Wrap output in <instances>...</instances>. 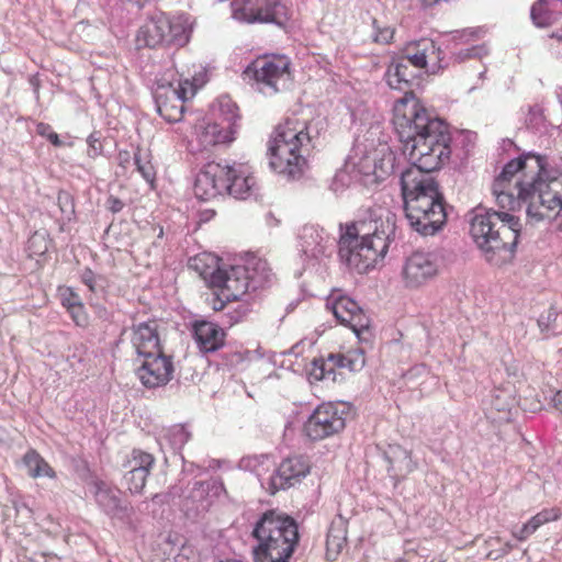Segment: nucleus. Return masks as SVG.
<instances>
[{"label": "nucleus", "instance_id": "nucleus-1", "mask_svg": "<svg viewBox=\"0 0 562 562\" xmlns=\"http://www.w3.org/2000/svg\"><path fill=\"white\" fill-rule=\"evenodd\" d=\"M499 207L526 206L531 223L552 221L562 211V173L548 169V159L527 153L508 161L492 184Z\"/></svg>", "mask_w": 562, "mask_h": 562}, {"label": "nucleus", "instance_id": "nucleus-2", "mask_svg": "<svg viewBox=\"0 0 562 562\" xmlns=\"http://www.w3.org/2000/svg\"><path fill=\"white\" fill-rule=\"evenodd\" d=\"M418 172H403L401 188L406 217L424 236L436 234L447 221L445 199L435 179H417Z\"/></svg>", "mask_w": 562, "mask_h": 562}, {"label": "nucleus", "instance_id": "nucleus-3", "mask_svg": "<svg viewBox=\"0 0 562 562\" xmlns=\"http://www.w3.org/2000/svg\"><path fill=\"white\" fill-rule=\"evenodd\" d=\"M313 148L308 124L299 119H286L270 134L267 149L270 167L288 178H300L307 167Z\"/></svg>", "mask_w": 562, "mask_h": 562}, {"label": "nucleus", "instance_id": "nucleus-4", "mask_svg": "<svg viewBox=\"0 0 562 562\" xmlns=\"http://www.w3.org/2000/svg\"><path fill=\"white\" fill-rule=\"evenodd\" d=\"M258 191L259 184L252 168L243 162L210 161L200 170L194 182V194L202 201L222 195L248 200L256 196Z\"/></svg>", "mask_w": 562, "mask_h": 562}, {"label": "nucleus", "instance_id": "nucleus-5", "mask_svg": "<svg viewBox=\"0 0 562 562\" xmlns=\"http://www.w3.org/2000/svg\"><path fill=\"white\" fill-rule=\"evenodd\" d=\"M520 228L519 218L506 212L477 207L471 213L470 235L490 262L498 263L495 254H514Z\"/></svg>", "mask_w": 562, "mask_h": 562}, {"label": "nucleus", "instance_id": "nucleus-6", "mask_svg": "<svg viewBox=\"0 0 562 562\" xmlns=\"http://www.w3.org/2000/svg\"><path fill=\"white\" fill-rule=\"evenodd\" d=\"M271 276L268 262L254 260L248 266H232L216 269L210 278L212 296L207 305L214 312H223L231 302L240 300L249 286L254 290L263 286Z\"/></svg>", "mask_w": 562, "mask_h": 562}, {"label": "nucleus", "instance_id": "nucleus-7", "mask_svg": "<svg viewBox=\"0 0 562 562\" xmlns=\"http://www.w3.org/2000/svg\"><path fill=\"white\" fill-rule=\"evenodd\" d=\"M389 237L390 233L380 229L376 221L353 222L340 237V256L350 268L367 272L386 255Z\"/></svg>", "mask_w": 562, "mask_h": 562}, {"label": "nucleus", "instance_id": "nucleus-8", "mask_svg": "<svg viewBox=\"0 0 562 562\" xmlns=\"http://www.w3.org/2000/svg\"><path fill=\"white\" fill-rule=\"evenodd\" d=\"M252 537L258 541L255 562H289L299 542L297 525L288 516L268 510L257 521Z\"/></svg>", "mask_w": 562, "mask_h": 562}, {"label": "nucleus", "instance_id": "nucleus-9", "mask_svg": "<svg viewBox=\"0 0 562 562\" xmlns=\"http://www.w3.org/2000/svg\"><path fill=\"white\" fill-rule=\"evenodd\" d=\"M450 133L445 122H436L428 127V132L419 134L416 138L404 144L411 161L404 172L417 171V179H434L430 173L440 169L449 159Z\"/></svg>", "mask_w": 562, "mask_h": 562}, {"label": "nucleus", "instance_id": "nucleus-10", "mask_svg": "<svg viewBox=\"0 0 562 562\" xmlns=\"http://www.w3.org/2000/svg\"><path fill=\"white\" fill-rule=\"evenodd\" d=\"M192 32L193 21L190 14L159 11L151 14L139 27L136 41L148 48H181L190 42Z\"/></svg>", "mask_w": 562, "mask_h": 562}, {"label": "nucleus", "instance_id": "nucleus-11", "mask_svg": "<svg viewBox=\"0 0 562 562\" xmlns=\"http://www.w3.org/2000/svg\"><path fill=\"white\" fill-rule=\"evenodd\" d=\"M291 59L283 54H265L254 59L244 70L262 93L276 94L288 89L293 81Z\"/></svg>", "mask_w": 562, "mask_h": 562}, {"label": "nucleus", "instance_id": "nucleus-12", "mask_svg": "<svg viewBox=\"0 0 562 562\" xmlns=\"http://www.w3.org/2000/svg\"><path fill=\"white\" fill-rule=\"evenodd\" d=\"M436 122L442 121L431 117L413 91H406L404 97L394 103L393 124L404 144L428 132V127Z\"/></svg>", "mask_w": 562, "mask_h": 562}, {"label": "nucleus", "instance_id": "nucleus-13", "mask_svg": "<svg viewBox=\"0 0 562 562\" xmlns=\"http://www.w3.org/2000/svg\"><path fill=\"white\" fill-rule=\"evenodd\" d=\"M233 16L247 24H273L284 29L292 10L281 0H238L233 3Z\"/></svg>", "mask_w": 562, "mask_h": 562}, {"label": "nucleus", "instance_id": "nucleus-14", "mask_svg": "<svg viewBox=\"0 0 562 562\" xmlns=\"http://www.w3.org/2000/svg\"><path fill=\"white\" fill-rule=\"evenodd\" d=\"M326 307L339 324L350 328L359 339L370 340L371 319L355 300L340 290H333L326 299Z\"/></svg>", "mask_w": 562, "mask_h": 562}, {"label": "nucleus", "instance_id": "nucleus-15", "mask_svg": "<svg viewBox=\"0 0 562 562\" xmlns=\"http://www.w3.org/2000/svg\"><path fill=\"white\" fill-rule=\"evenodd\" d=\"M198 91L194 81L179 78L168 85H161L156 91V103L159 114L168 122H180L186 111L184 103Z\"/></svg>", "mask_w": 562, "mask_h": 562}, {"label": "nucleus", "instance_id": "nucleus-16", "mask_svg": "<svg viewBox=\"0 0 562 562\" xmlns=\"http://www.w3.org/2000/svg\"><path fill=\"white\" fill-rule=\"evenodd\" d=\"M240 119L238 108L229 106L228 115L216 121H203L195 127V139L200 150L228 145L235 139L237 121Z\"/></svg>", "mask_w": 562, "mask_h": 562}, {"label": "nucleus", "instance_id": "nucleus-17", "mask_svg": "<svg viewBox=\"0 0 562 562\" xmlns=\"http://www.w3.org/2000/svg\"><path fill=\"white\" fill-rule=\"evenodd\" d=\"M347 412L334 403L317 406L304 425L306 436L312 440H323L340 432L346 426Z\"/></svg>", "mask_w": 562, "mask_h": 562}, {"label": "nucleus", "instance_id": "nucleus-18", "mask_svg": "<svg viewBox=\"0 0 562 562\" xmlns=\"http://www.w3.org/2000/svg\"><path fill=\"white\" fill-rule=\"evenodd\" d=\"M364 364V356L361 351L351 350L347 353H329L327 358H316L308 369V379L312 383L318 381H336V371L348 369L357 371Z\"/></svg>", "mask_w": 562, "mask_h": 562}, {"label": "nucleus", "instance_id": "nucleus-19", "mask_svg": "<svg viewBox=\"0 0 562 562\" xmlns=\"http://www.w3.org/2000/svg\"><path fill=\"white\" fill-rule=\"evenodd\" d=\"M312 463L304 454H294L283 459L268 482V492L274 495L281 490L293 487L310 473Z\"/></svg>", "mask_w": 562, "mask_h": 562}, {"label": "nucleus", "instance_id": "nucleus-20", "mask_svg": "<svg viewBox=\"0 0 562 562\" xmlns=\"http://www.w3.org/2000/svg\"><path fill=\"white\" fill-rule=\"evenodd\" d=\"M438 263L434 255L415 251L408 256L402 268V280L405 288L417 289L438 274Z\"/></svg>", "mask_w": 562, "mask_h": 562}, {"label": "nucleus", "instance_id": "nucleus-21", "mask_svg": "<svg viewBox=\"0 0 562 562\" xmlns=\"http://www.w3.org/2000/svg\"><path fill=\"white\" fill-rule=\"evenodd\" d=\"M173 362L164 351L143 357V363L137 370L142 384L148 389L166 385L173 374Z\"/></svg>", "mask_w": 562, "mask_h": 562}, {"label": "nucleus", "instance_id": "nucleus-22", "mask_svg": "<svg viewBox=\"0 0 562 562\" xmlns=\"http://www.w3.org/2000/svg\"><path fill=\"white\" fill-rule=\"evenodd\" d=\"M128 337L133 349L142 358L164 351L159 326L155 319L133 324Z\"/></svg>", "mask_w": 562, "mask_h": 562}, {"label": "nucleus", "instance_id": "nucleus-23", "mask_svg": "<svg viewBox=\"0 0 562 562\" xmlns=\"http://www.w3.org/2000/svg\"><path fill=\"white\" fill-rule=\"evenodd\" d=\"M441 54L432 40L420 38L407 44L404 59L416 68L436 72L441 68Z\"/></svg>", "mask_w": 562, "mask_h": 562}, {"label": "nucleus", "instance_id": "nucleus-24", "mask_svg": "<svg viewBox=\"0 0 562 562\" xmlns=\"http://www.w3.org/2000/svg\"><path fill=\"white\" fill-rule=\"evenodd\" d=\"M155 458L153 454L134 449L125 467L128 469L124 475L127 488L133 494H140L146 485L147 477L154 468Z\"/></svg>", "mask_w": 562, "mask_h": 562}, {"label": "nucleus", "instance_id": "nucleus-25", "mask_svg": "<svg viewBox=\"0 0 562 562\" xmlns=\"http://www.w3.org/2000/svg\"><path fill=\"white\" fill-rule=\"evenodd\" d=\"M193 337L201 351L214 352L225 345L226 333L212 322L196 321L193 324Z\"/></svg>", "mask_w": 562, "mask_h": 562}, {"label": "nucleus", "instance_id": "nucleus-26", "mask_svg": "<svg viewBox=\"0 0 562 562\" xmlns=\"http://www.w3.org/2000/svg\"><path fill=\"white\" fill-rule=\"evenodd\" d=\"M393 156L391 153L379 155L372 154L363 157L360 161V170L367 177H373L374 181H382L393 171Z\"/></svg>", "mask_w": 562, "mask_h": 562}, {"label": "nucleus", "instance_id": "nucleus-27", "mask_svg": "<svg viewBox=\"0 0 562 562\" xmlns=\"http://www.w3.org/2000/svg\"><path fill=\"white\" fill-rule=\"evenodd\" d=\"M562 513L558 507L544 508L532 516L518 531H513L512 535L519 541H525L540 527L546 524L557 521L561 518Z\"/></svg>", "mask_w": 562, "mask_h": 562}, {"label": "nucleus", "instance_id": "nucleus-28", "mask_svg": "<svg viewBox=\"0 0 562 562\" xmlns=\"http://www.w3.org/2000/svg\"><path fill=\"white\" fill-rule=\"evenodd\" d=\"M413 78L414 75L409 69V64L404 58L391 64L385 72V80L389 87L400 91L409 89Z\"/></svg>", "mask_w": 562, "mask_h": 562}, {"label": "nucleus", "instance_id": "nucleus-29", "mask_svg": "<svg viewBox=\"0 0 562 562\" xmlns=\"http://www.w3.org/2000/svg\"><path fill=\"white\" fill-rule=\"evenodd\" d=\"M560 5L561 0H539L531 8L533 23L542 27L553 24L561 15Z\"/></svg>", "mask_w": 562, "mask_h": 562}, {"label": "nucleus", "instance_id": "nucleus-30", "mask_svg": "<svg viewBox=\"0 0 562 562\" xmlns=\"http://www.w3.org/2000/svg\"><path fill=\"white\" fill-rule=\"evenodd\" d=\"M23 463L27 468L29 475L33 479L46 476L56 477V472L48 462L34 449H30L23 457Z\"/></svg>", "mask_w": 562, "mask_h": 562}, {"label": "nucleus", "instance_id": "nucleus-31", "mask_svg": "<svg viewBox=\"0 0 562 562\" xmlns=\"http://www.w3.org/2000/svg\"><path fill=\"white\" fill-rule=\"evenodd\" d=\"M50 240L44 233L35 232L27 240L26 251L32 259H38L46 255Z\"/></svg>", "mask_w": 562, "mask_h": 562}, {"label": "nucleus", "instance_id": "nucleus-32", "mask_svg": "<svg viewBox=\"0 0 562 562\" xmlns=\"http://www.w3.org/2000/svg\"><path fill=\"white\" fill-rule=\"evenodd\" d=\"M134 165L136 166V169L142 175V177L148 183L153 184L156 179V170L151 160L149 159V155L143 154L138 148L134 154Z\"/></svg>", "mask_w": 562, "mask_h": 562}, {"label": "nucleus", "instance_id": "nucleus-33", "mask_svg": "<svg viewBox=\"0 0 562 562\" xmlns=\"http://www.w3.org/2000/svg\"><path fill=\"white\" fill-rule=\"evenodd\" d=\"M338 533H335V529L331 528L326 538V555L329 560H335L339 552L346 544V536L341 530H337Z\"/></svg>", "mask_w": 562, "mask_h": 562}, {"label": "nucleus", "instance_id": "nucleus-34", "mask_svg": "<svg viewBox=\"0 0 562 562\" xmlns=\"http://www.w3.org/2000/svg\"><path fill=\"white\" fill-rule=\"evenodd\" d=\"M560 314L554 307L548 308L542 313L538 319V325L542 331L554 330L557 334H562V326L557 322Z\"/></svg>", "mask_w": 562, "mask_h": 562}, {"label": "nucleus", "instance_id": "nucleus-35", "mask_svg": "<svg viewBox=\"0 0 562 562\" xmlns=\"http://www.w3.org/2000/svg\"><path fill=\"white\" fill-rule=\"evenodd\" d=\"M95 498L98 503L106 509H114L119 506V498L116 495L103 485L98 486Z\"/></svg>", "mask_w": 562, "mask_h": 562}, {"label": "nucleus", "instance_id": "nucleus-36", "mask_svg": "<svg viewBox=\"0 0 562 562\" xmlns=\"http://www.w3.org/2000/svg\"><path fill=\"white\" fill-rule=\"evenodd\" d=\"M58 295L63 307L66 310H70L81 302L79 294L70 286L58 288Z\"/></svg>", "mask_w": 562, "mask_h": 562}, {"label": "nucleus", "instance_id": "nucleus-37", "mask_svg": "<svg viewBox=\"0 0 562 562\" xmlns=\"http://www.w3.org/2000/svg\"><path fill=\"white\" fill-rule=\"evenodd\" d=\"M37 135L46 138L55 147H60L64 143L60 140L59 135L53 130V127L44 122L36 124L35 128Z\"/></svg>", "mask_w": 562, "mask_h": 562}, {"label": "nucleus", "instance_id": "nucleus-38", "mask_svg": "<svg viewBox=\"0 0 562 562\" xmlns=\"http://www.w3.org/2000/svg\"><path fill=\"white\" fill-rule=\"evenodd\" d=\"M69 313L71 319L75 322L77 326L80 327H87L89 324V316L86 312L85 305L82 301L75 305V307H71L70 310H67Z\"/></svg>", "mask_w": 562, "mask_h": 562}, {"label": "nucleus", "instance_id": "nucleus-39", "mask_svg": "<svg viewBox=\"0 0 562 562\" xmlns=\"http://www.w3.org/2000/svg\"><path fill=\"white\" fill-rule=\"evenodd\" d=\"M224 316L226 317V321H223L224 324H227L228 326H233L244 318L245 310L241 306H239V307L229 310L227 313H225Z\"/></svg>", "mask_w": 562, "mask_h": 562}, {"label": "nucleus", "instance_id": "nucleus-40", "mask_svg": "<svg viewBox=\"0 0 562 562\" xmlns=\"http://www.w3.org/2000/svg\"><path fill=\"white\" fill-rule=\"evenodd\" d=\"M394 30L390 26H385L382 29H376V33L374 36L375 42L389 44L393 40Z\"/></svg>", "mask_w": 562, "mask_h": 562}, {"label": "nucleus", "instance_id": "nucleus-41", "mask_svg": "<svg viewBox=\"0 0 562 562\" xmlns=\"http://www.w3.org/2000/svg\"><path fill=\"white\" fill-rule=\"evenodd\" d=\"M117 164L119 167L123 169L124 172L134 165V155H132L128 150H120L117 154Z\"/></svg>", "mask_w": 562, "mask_h": 562}, {"label": "nucleus", "instance_id": "nucleus-42", "mask_svg": "<svg viewBox=\"0 0 562 562\" xmlns=\"http://www.w3.org/2000/svg\"><path fill=\"white\" fill-rule=\"evenodd\" d=\"M81 281L85 283L90 291L95 289V274L90 268H86L81 273Z\"/></svg>", "mask_w": 562, "mask_h": 562}, {"label": "nucleus", "instance_id": "nucleus-43", "mask_svg": "<svg viewBox=\"0 0 562 562\" xmlns=\"http://www.w3.org/2000/svg\"><path fill=\"white\" fill-rule=\"evenodd\" d=\"M106 209L111 211L112 213H119L123 210L124 203L122 200L114 195H110L106 200Z\"/></svg>", "mask_w": 562, "mask_h": 562}, {"label": "nucleus", "instance_id": "nucleus-44", "mask_svg": "<svg viewBox=\"0 0 562 562\" xmlns=\"http://www.w3.org/2000/svg\"><path fill=\"white\" fill-rule=\"evenodd\" d=\"M553 407L562 413V391H558L552 398Z\"/></svg>", "mask_w": 562, "mask_h": 562}, {"label": "nucleus", "instance_id": "nucleus-45", "mask_svg": "<svg viewBox=\"0 0 562 562\" xmlns=\"http://www.w3.org/2000/svg\"><path fill=\"white\" fill-rule=\"evenodd\" d=\"M88 143L89 145L92 147V149L94 150V153L97 154V147H95V143H98V139L93 138V136H89L88 138Z\"/></svg>", "mask_w": 562, "mask_h": 562}, {"label": "nucleus", "instance_id": "nucleus-46", "mask_svg": "<svg viewBox=\"0 0 562 562\" xmlns=\"http://www.w3.org/2000/svg\"><path fill=\"white\" fill-rule=\"evenodd\" d=\"M425 5H432L437 3L439 0H420Z\"/></svg>", "mask_w": 562, "mask_h": 562}, {"label": "nucleus", "instance_id": "nucleus-47", "mask_svg": "<svg viewBox=\"0 0 562 562\" xmlns=\"http://www.w3.org/2000/svg\"><path fill=\"white\" fill-rule=\"evenodd\" d=\"M213 215H215V212L214 211H210V217H212Z\"/></svg>", "mask_w": 562, "mask_h": 562}, {"label": "nucleus", "instance_id": "nucleus-48", "mask_svg": "<svg viewBox=\"0 0 562 562\" xmlns=\"http://www.w3.org/2000/svg\"><path fill=\"white\" fill-rule=\"evenodd\" d=\"M206 216H207L206 220H209L210 218V211L206 212Z\"/></svg>", "mask_w": 562, "mask_h": 562}, {"label": "nucleus", "instance_id": "nucleus-49", "mask_svg": "<svg viewBox=\"0 0 562 562\" xmlns=\"http://www.w3.org/2000/svg\"><path fill=\"white\" fill-rule=\"evenodd\" d=\"M386 227H387L389 229H390V227H391V224H390V222H389V221H387Z\"/></svg>", "mask_w": 562, "mask_h": 562}, {"label": "nucleus", "instance_id": "nucleus-50", "mask_svg": "<svg viewBox=\"0 0 562 562\" xmlns=\"http://www.w3.org/2000/svg\"><path fill=\"white\" fill-rule=\"evenodd\" d=\"M560 231H562V224L559 226Z\"/></svg>", "mask_w": 562, "mask_h": 562}]
</instances>
